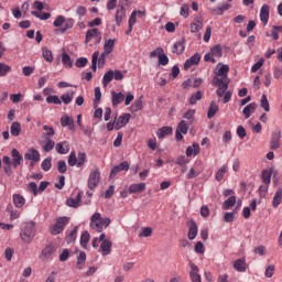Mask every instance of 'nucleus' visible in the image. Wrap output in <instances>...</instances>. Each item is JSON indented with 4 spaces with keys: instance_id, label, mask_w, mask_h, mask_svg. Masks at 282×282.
I'll use <instances>...</instances> for the list:
<instances>
[{
    "instance_id": "obj_45",
    "label": "nucleus",
    "mask_w": 282,
    "mask_h": 282,
    "mask_svg": "<svg viewBox=\"0 0 282 282\" xmlns=\"http://www.w3.org/2000/svg\"><path fill=\"white\" fill-rule=\"evenodd\" d=\"M227 172L228 166L223 165L215 174V178L217 180V182H221V180H224V175H226Z\"/></svg>"
},
{
    "instance_id": "obj_62",
    "label": "nucleus",
    "mask_w": 282,
    "mask_h": 282,
    "mask_svg": "<svg viewBox=\"0 0 282 282\" xmlns=\"http://www.w3.org/2000/svg\"><path fill=\"white\" fill-rule=\"evenodd\" d=\"M151 235H153V229L151 227H143L139 237H151Z\"/></svg>"
},
{
    "instance_id": "obj_63",
    "label": "nucleus",
    "mask_w": 282,
    "mask_h": 282,
    "mask_svg": "<svg viewBox=\"0 0 282 282\" xmlns=\"http://www.w3.org/2000/svg\"><path fill=\"white\" fill-rule=\"evenodd\" d=\"M202 91H197L196 94L192 95L189 98V104L197 105V100H202Z\"/></svg>"
},
{
    "instance_id": "obj_35",
    "label": "nucleus",
    "mask_w": 282,
    "mask_h": 282,
    "mask_svg": "<svg viewBox=\"0 0 282 282\" xmlns=\"http://www.w3.org/2000/svg\"><path fill=\"white\" fill-rule=\"evenodd\" d=\"M13 204L15 208H23V206L25 205V198L19 194H14Z\"/></svg>"
},
{
    "instance_id": "obj_4",
    "label": "nucleus",
    "mask_w": 282,
    "mask_h": 282,
    "mask_svg": "<svg viewBox=\"0 0 282 282\" xmlns=\"http://www.w3.org/2000/svg\"><path fill=\"white\" fill-rule=\"evenodd\" d=\"M94 39L96 45L102 41V34L98 29H90L86 32L85 43H89L90 41H94Z\"/></svg>"
},
{
    "instance_id": "obj_40",
    "label": "nucleus",
    "mask_w": 282,
    "mask_h": 282,
    "mask_svg": "<svg viewBox=\"0 0 282 282\" xmlns=\"http://www.w3.org/2000/svg\"><path fill=\"white\" fill-rule=\"evenodd\" d=\"M75 94L76 93L74 90H70L69 93L62 95L61 96L62 102H64V105H69V102H72V100H74Z\"/></svg>"
},
{
    "instance_id": "obj_21",
    "label": "nucleus",
    "mask_w": 282,
    "mask_h": 282,
    "mask_svg": "<svg viewBox=\"0 0 282 282\" xmlns=\"http://www.w3.org/2000/svg\"><path fill=\"white\" fill-rule=\"evenodd\" d=\"M113 47H116V39H108L105 40L104 43V53L109 55L111 52H113Z\"/></svg>"
},
{
    "instance_id": "obj_54",
    "label": "nucleus",
    "mask_w": 282,
    "mask_h": 282,
    "mask_svg": "<svg viewBox=\"0 0 282 282\" xmlns=\"http://www.w3.org/2000/svg\"><path fill=\"white\" fill-rule=\"evenodd\" d=\"M85 162H87V154L79 152L77 155V167L80 169V166H84Z\"/></svg>"
},
{
    "instance_id": "obj_12",
    "label": "nucleus",
    "mask_w": 282,
    "mask_h": 282,
    "mask_svg": "<svg viewBox=\"0 0 282 282\" xmlns=\"http://www.w3.org/2000/svg\"><path fill=\"white\" fill-rule=\"evenodd\" d=\"M129 120H131V113H123L120 116L115 124L116 131H119L122 127H127V124H129Z\"/></svg>"
},
{
    "instance_id": "obj_17",
    "label": "nucleus",
    "mask_w": 282,
    "mask_h": 282,
    "mask_svg": "<svg viewBox=\"0 0 282 282\" xmlns=\"http://www.w3.org/2000/svg\"><path fill=\"white\" fill-rule=\"evenodd\" d=\"M189 276L192 282H202V275H199V268H197L195 263L191 264Z\"/></svg>"
},
{
    "instance_id": "obj_33",
    "label": "nucleus",
    "mask_w": 282,
    "mask_h": 282,
    "mask_svg": "<svg viewBox=\"0 0 282 282\" xmlns=\"http://www.w3.org/2000/svg\"><path fill=\"white\" fill-rule=\"evenodd\" d=\"M272 180V169L263 170L262 171V182L267 186H270V182Z\"/></svg>"
},
{
    "instance_id": "obj_37",
    "label": "nucleus",
    "mask_w": 282,
    "mask_h": 282,
    "mask_svg": "<svg viewBox=\"0 0 282 282\" xmlns=\"http://www.w3.org/2000/svg\"><path fill=\"white\" fill-rule=\"evenodd\" d=\"M234 268L237 272H246V259H238L234 262Z\"/></svg>"
},
{
    "instance_id": "obj_50",
    "label": "nucleus",
    "mask_w": 282,
    "mask_h": 282,
    "mask_svg": "<svg viewBox=\"0 0 282 282\" xmlns=\"http://www.w3.org/2000/svg\"><path fill=\"white\" fill-rule=\"evenodd\" d=\"M78 234V227H75L68 236H66L65 241L66 243H73V241H76V235Z\"/></svg>"
},
{
    "instance_id": "obj_31",
    "label": "nucleus",
    "mask_w": 282,
    "mask_h": 282,
    "mask_svg": "<svg viewBox=\"0 0 282 282\" xmlns=\"http://www.w3.org/2000/svg\"><path fill=\"white\" fill-rule=\"evenodd\" d=\"M282 202V188L279 187L273 196L272 206L273 208H279Z\"/></svg>"
},
{
    "instance_id": "obj_32",
    "label": "nucleus",
    "mask_w": 282,
    "mask_h": 282,
    "mask_svg": "<svg viewBox=\"0 0 282 282\" xmlns=\"http://www.w3.org/2000/svg\"><path fill=\"white\" fill-rule=\"evenodd\" d=\"M235 204H237V197L232 195L223 203V210H230Z\"/></svg>"
},
{
    "instance_id": "obj_30",
    "label": "nucleus",
    "mask_w": 282,
    "mask_h": 282,
    "mask_svg": "<svg viewBox=\"0 0 282 282\" xmlns=\"http://www.w3.org/2000/svg\"><path fill=\"white\" fill-rule=\"evenodd\" d=\"M124 17H127V10L124 8H119L117 9L116 12V23L117 25H122V19H124Z\"/></svg>"
},
{
    "instance_id": "obj_46",
    "label": "nucleus",
    "mask_w": 282,
    "mask_h": 282,
    "mask_svg": "<svg viewBox=\"0 0 282 282\" xmlns=\"http://www.w3.org/2000/svg\"><path fill=\"white\" fill-rule=\"evenodd\" d=\"M20 134H21V123L13 122L11 124V135H13V138H18V135Z\"/></svg>"
},
{
    "instance_id": "obj_51",
    "label": "nucleus",
    "mask_w": 282,
    "mask_h": 282,
    "mask_svg": "<svg viewBox=\"0 0 282 282\" xmlns=\"http://www.w3.org/2000/svg\"><path fill=\"white\" fill-rule=\"evenodd\" d=\"M31 14L33 17H36V19H40L41 21H47V19L52 17V14L50 13H45V12L39 13V11H31Z\"/></svg>"
},
{
    "instance_id": "obj_38",
    "label": "nucleus",
    "mask_w": 282,
    "mask_h": 282,
    "mask_svg": "<svg viewBox=\"0 0 282 282\" xmlns=\"http://www.w3.org/2000/svg\"><path fill=\"white\" fill-rule=\"evenodd\" d=\"M210 53L216 58H221V56H224V50L221 48V45H219V44H216L215 46H213L210 48Z\"/></svg>"
},
{
    "instance_id": "obj_44",
    "label": "nucleus",
    "mask_w": 282,
    "mask_h": 282,
    "mask_svg": "<svg viewBox=\"0 0 282 282\" xmlns=\"http://www.w3.org/2000/svg\"><path fill=\"white\" fill-rule=\"evenodd\" d=\"M101 98H102V93L100 91V87H96L95 88L94 109H98V105H100Z\"/></svg>"
},
{
    "instance_id": "obj_41",
    "label": "nucleus",
    "mask_w": 282,
    "mask_h": 282,
    "mask_svg": "<svg viewBox=\"0 0 282 282\" xmlns=\"http://www.w3.org/2000/svg\"><path fill=\"white\" fill-rule=\"evenodd\" d=\"M217 111H219V106L215 104V101H212L207 112V118L209 119L215 118V115L217 113Z\"/></svg>"
},
{
    "instance_id": "obj_42",
    "label": "nucleus",
    "mask_w": 282,
    "mask_h": 282,
    "mask_svg": "<svg viewBox=\"0 0 282 282\" xmlns=\"http://www.w3.org/2000/svg\"><path fill=\"white\" fill-rule=\"evenodd\" d=\"M239 213V207H236L234 212H227L225 213L224 219L227 224H230L235 220V215Z\"/></svg>"
},
{
    "instance_id": "obj_60",
    "label": "nucleus",
    "mask_w": 282,
    "mask_h": 282,
    "mask_svg": "<svg viewBox=\"0 0 282 282\" xmlns=\"http://www.w3.org/2000/svg\"><path fill=\"white\" fill-rule=\"evenodd\" d=\"M199 173H202V171L197 170V167L194 166L187 173L186 178L187 180H195V177H197L199 175Z\"/></svg>"
},
{
    "instance_id": "obj_52",
    "label": "nucleus",
    "mask_w": 282,
    "mask_h": 282,
    "mask_svg": "<svg viewBox=\"0 0 282 282\" xmlns=\"http://www.w3.org/2000/svg\"><path fill=\"white\" fill-rule=\"evenodd\" d=\"M54 147H56V142H54V140L52 139H47L46 143L43 145V151L45 153H50V151H52Z\"/></svg>"
},
{
    "instance_id": "obj_3",
    "label": "nucleus",
    "mask_w": 282,
    "mask_h": 282,
    "mask_svg": "<svg viewBox=\"0 0 282 282\" xmlns=\"http://www.w3.org/2000/svg\"><path fill=\"white\" fill-rule=\"evenodd\" d=\"M230 70V67L228 65H221L218 70L215 73V76L212 80V85H217V83H230V79L228 78V72Z\"/></svg>"
},
{
    "instance_id": "obj_23",
    "label": "nucleus",
    "mask_w": 282,
    "mask_h": 282,
    "mask_svg": "<svg viewBox=\"0 0 282 282\" xmlns=\"http://www.w3.org/2000/svg\"><path fill=\"white\" fill-rule=\"evenodd\" d=\"M61 126L62 127H68V129L70 131H74V118L67 116V115H64L62 116L61 118Z\"/></svg>"
},
{
    "instance_id": "obj_22",
    "label": "nucleus",
    "mask_w": 282,
    "mask_h": 282,
    "mask_svg": "<svg viewBox=\"0 0 282 282\" xmlns=\"http://www.w3.org/2000/svg\"><path fill=\"white\" fill-rule=\"evenodd\" d=\"M145 188H147L145 183L131 184L128 188V193H130V195H133V193H143Z\"/></svg>"
},
{
    "instance_id": "obj_43",
    "label": "nucleus",
    "mask_w": 282,
    "mask_h": 282,
    "mask_svg": "<svg viewBox=\"0 0 282 282\" xmlns=\"http://www.w3.org/2000/svg\"><path fill=\"white\" fill-rule=\"evenodd\" d=\"M42 56L47 63L54 62V55H52V51H50L47 47L42 48Z\"/></svg>"
},
{
    "instance_id": "obj_2",
    "label": "nucleus",
    "mask_w": 282,
    "mask_h": 282,
    "mask_svg": "<svg viewBox=\"0 0 282 282\" xmlns=\"http://www.w3.org/2000/svg\"><path fill=\"white\" fill-rule=\"evenodd\" d=\"M111 224V219L102 218L100 213H95L90 218V228L96 232H102L104 228H107Z\"/></svg>"
},
{
    "instance_id": "obj_49",
    "label": "nucleus",
    "mask_w": 282,
    "mask_h": 282,
    "mask_svg": "<svg viewBox=\"0 0 282 282\" xmlns=\"http://www.w3.org/2000/svg\"><path fill=\"white\" fill-rule=\"evenodd\" d=\"M72 28H74V19H65L64 26L61 29V32L65 33L67 30H72Z\"/></svg>"
},
{
    "instance_id": "obj_19",
    "label": "nucleus",
    "mask_w": 282,
    "mask_h": 282,
    "mask_svg": "<svg viewBox=\"0 0 282 282\" xmlns=\"http://www.w3.org/2000/svg\"><path fill=\"white\" fill-rule=\"evenodd\" d=\"M281 131H276L272 133V138H271V149L276 150L279 149V147H281Z\"/></svg>"
},
{
    "instance_id": "obj_26",
    "label": "nucleus",
    "mask_w": 282,
    "mask_h": 282,
    "mask_svg": "<svg viewBox=\"0 0 282 282\" xmlns=\"http://www.w3.org/2000/svg\"><path fill=\"white\" fill-rule=\"evenodd\" d=\"M204 28V20L202 18H196L194 21L191 23V32H199Z\"/></svg>"
},
{
    "instance_id": "obj_28",
    "label": "nucleus",
    "mask_w": 282,
    "mask_h": 282,
    "mask_svg": "<svg viewBox=\"0 0 282 282\" xmlns=\"http://www.w3.org/2000/svg\"><path fill=\"white\" fill-rule=\"evenodd\" d=\"M230 8H232V4L225 3V4H220L217 8L213 9L212 12H214V14H217L218 17H221V14H224V12L230 10Z\"/></svg>"
},
{
    "instance_id": "obj_48",
    "label": "nucleus",
    "mask_w": 282,
    "mask_h": 282,
    "mask_svg": "<svg viewBox=\"0 0 282 282\" xmlns=\"http://www.w3.org/2000/svg\"><path fill=\"white\" fill-rule=\"evenodd\" d=\"M46 102L48 105H63V101L61 100V98H58V96L56 95H50L46 97Z\"/></svg>"
},
{
    "instance_id": "obj_15",
    "label": "nucleus",
    "mask_w": 282,
    "mask_h": 282,
    "mask_svg": "<svg viewBox=\"0 0 282 282\" xmlns=\"http://www.w3.org/2000/svg\"><path fill=\"white\" fill-rule=\"evenodd\" d=\"M260 21L263 25H268V21H270V7L268 4H263L260 9Z\"/></svg>"
},
{
    "instance_id": "obj_53",
    "label": "nucleus",
    "mask_w": 282,
    "mask_h": 282,
    "mask_svg": "<svg viewBox=\"0 0 282 282\" xmlns=\"http://www.w3.org/2000/svg\"><path fill=\"white\" fill-rule=\"evenodd\" d=\"M12 72V67L6 63H0V76H8Z\"/></svg>"
},
{
    "instance_id": "obj_58",
    "label": "nucleus",
    "mask_w": 282,
    "mask_h": 282,
    "mask_svg": "<svg viewBox=\"0 0 282 282\" xmlns=\"http://www.w3.org/2000/svg\"><path fill=\"white\" fill-rule=\"evenodd\" d=\"M260 107L264 109V111H270V101H268V96L262 95L260 100Z\"/></svg>"
},
{
    "instance_id": "obj_6",
    "label": "nucleus",
    "mask_w": 282,
    "mask_h": 282,
    "mask_svg": "<svg viewBox=\"0 0 282 282\" xmlns=\"http://www.w3.org/2000/svg\"><path fill=\"white\" fill-rule=\"evenodd\" d=\"M98 184H100V170H95L89 174L88 188H90V191H94V188H96Z\"/></svg>"
},
{
    "instance_id": "obj_29",
    "label": "nucleus",
    "mask_w": 282,
    "mask_h": 282,
    "mask_svg": "<svg viewBox=\"0 0 282 282\" xmlns=\"http://www.w3.org/2000/svg\"><path fill=\"white\" fill-rule=\"evenodd\" d=\"M186 41L182 39L181 41L173 44L172 52L173 54H184V43Z\"/></svg>"
},
{
    "instance_id": "obj_24",
    "label": "nucleus",
    "mask_w": 282,
    "mask_h": 282,
    "mask_svg": "<svg viewBox=\"0 0 282 282\" xmlns=\"http://www.w3.org/2000/svg\"><path fill=\"white\" fill-rule=\"evenodd\" d=\"M2 162L4 164V166H3L4 173L8 176L12 175V173H13V171H12V160L10 159V156H3Z\"/></svg>"
},
{
    "instance_id": "obj_11",
    "label": "nucleus",
    "mask_w": 282,
    "mask_h": 282,
    "mask_svg": "<svg viewBox=\"0 0 282 282\" xmlns=\"http://www.w3.org/2000/svg\"><path fill=\"white\" fill-rule=\"evenodd\" d=\"M54 252H56V249L54 248V246L47 245V246L42 250V253H41V256H40V259H42V261H50V259H52V256L54 254Z\"/></svg>"
},
{
    "instance_id": "obj_25",
    "label": "nucleus",
    "mask_w": 282,
    "mask_h": 282,
    "mask_svg": "<svg viewBox=\"0 0 282 282\" xmlns=\"http://www.w3.org/2000/svg\"><path fill=\"white\" fill-rule=\"evenodd\" d=\"M254 111H257L256 102H251V104L247 105L242 110V113H243L246 120H248V118H250V116H252V113H254Z\"/></svg>"
},
{
    "instance_id": "obj_55",
    "label": "nucleus",
    "mask_w": 282,
    "mask_h": 282,
    "mask_svg": "<svg viewBox=\"0 0 282 282\" xmlns=\"http://www.w3.org/2000/svg\"><path fill=\"white\" fill-rule=\"evenodd\" d=\"M62 63L65 67H72V57H69V54L63 52L62 53Z\"/></svg>"
},
{
    "instance_id": "obj_20",
    "label": "nucleus",
    "mask_w": 282,
    "mask_h": 282,
    "mask_svg": "<svg viewBox=\"0 0 282 282\" xmlns=\"http://www.w3.org/2000/svg\"><path fill=\"white\" fill-rule=\"evenodd\" d=\"M111 98H112L113 107H118V105L124 102V94H122V93H116L115 90H112Z\"/></svg>"
},
{
    "instance_id": "obj_18",
    "label": "nucleus",
    "mask_w": 282,
    "mask_h": 282,
    "mask_svg": "<svg viewBox=\"0 0 282 282\" xmlns=\"http://www.w3.org/2000/svg\"><path fill=\"white\" fill-rule=\"evenodd\" d=\"M55 149L59 155H67L69 153V142L62 141L55 145Z\"/></svg>"
},
{
    "instance_id": "obj_1",
    "label": "nucleus",
    "mask_w": 282,
    "mask_h": 282,
    "mask_svg": "<svg viewBox=\"0 0 282 282\" xmlns=\"http://www.w3.org/2000/svg\"><path fill=\"white\" fill-rule=\"evenodd\" d=\"M20 237L24 243L33 241L34 237H36V227L34 223H24L20 231Z\"/></svg>"
},
{
    "instance_id": "obj_8",
    "label": "nucleus",
    "mask_w": 282,
    "mask_h": 282,
    "mask_svg": "<svg viewBox=\"0 0 282 282\" xmlns=\"http://www.w3.org/2000/svg\"><path fill=\"white\" fill-rule=\"evenodd\" d=\"M187 133H188V123H186L185 120H182L176 128L175 139L177 141L184 140V135H186Z\"/></svg>"
},
{
    "instance_id": "obj_7",
    "label": "nucleus",
    "mask_w": 282,
    "mask_h": 282,
    "mask_svg": "<svg viewBox=\"0 0 282 282\" xmlns=\"http://www.w3.org/2000/svg\"><path fill=\"white\" fill-rule=\"evenodd\" d=\"M106 235L101 234L99 236V241H101L100 250L104 257H107V254H111V241L105 239Z\"/></svg>"
},
{
    "instance_id": "obj_59",
    "label": "nucleus",
    "mask_w": 282,
    "mask_h": 282,
    "mask_svg": "<svg viewBox=\"0 0 282 282\" xmlns=\"http://www.w3.org/2000/svg\"><path fill=\"white\" fill-rule=\"evenodd\" d=\"M78 158H76V152L72 151L68 155V166H77Z\"/></svg>"
},
{
    "instance_id": "obj_14",
    "label": "nucleus",
    "mask_w": 282,
    "mask_h": 282,
    "mask_svg": "<svg viewBox=\"0 0 282 282\" xmlns=\"http://www.w3.org/2000/svg\"><path fill=\"white\" fill-rule=\"evenodd\" d=\"M212 85L214 87H218V89L216 90V94L218 98H223L226 91H228V85H230V83L225 80V82H218L217 84H212Z\"/></svg>"
},
{
    "instance_id": "obj_10",
    "label": "nucleus",
    "mask_w": 282,
    "mask_h": 282,
    "mask_svg": "<svg viewBox=\"0 0 282 282\" xmlns=\"http://www.w3.org/2000/svg\"><path fill=\"white\" fill-rule=\"evenodd\" d=\"M82 199L83 192H78L76 197H69L66 199V206H69V208H79Z\"/></svg>"
},
{
    "instance_id": "obj_9",
    "label": "nucleus",
    "mask_w": 282,
    "mask_h": 282,
    "mask_svg": "<svg viewBox=\"0 0 282 282\" xmlns=\"http://www.w3.org/2000/svg\"><path fill=\"white\" fill-rule=\"evenodd\" d=\"M11 166H13V169H19V166H21V163L23 162V155H21V152H19V150L13 149L11 151Z\"/></svg>"
},
{
    "instance_id": "obj_16",
    "label": "nucleus",
    "mask_w": 282,
    "mask_h": 282,
    "mask_svg": "<svg viewBox=\"0 0 282 282\" xmlns=\"http://www.w3.org/2000/svg\"><path fill=\"white\" fill-rule=\"evenodd\" d=\"M129 162L124 161L121 162L119 165L112 167L110 177H116V174L122 172V171H129Z\"/></svg>"
},
{
    "instance_id": "obj_27",
    "label": "nucleus",
    "mask_w": 282,
    "mask_h": 282,
    "mask_svg": "<svg viewBox=\"0 0 282 282\" xmlns=\"http://www.w3.org/2000/svg\"><path fill=\"white\" fill-rule=\"evenodd\" d=\"M189 241H193L195 237H197V223L195 220L189 221V229H188V235H187Z\"/></svg>"
},
{
    "instance_id": "obj_39",
    "label": "nucleus",
    "mask_w": 282,
    "mask_h": 282,
    "mask_svg": "<svg viewBox=\"0 0 282 282\" xmlns=\"http://www.w3.org/2000/svg\"><path fill=\"white\" fill-rule=\"evenodd\" d=\"M197 153H199V144L194 143L193 145L188 147L186 149V156L191 158L193 155H197Z\"/></svg>"
},
{
    "instance_id": "obj_57",
    "label": "nucleus",
    "mask_w": 282,
    "mask_h": 282,
    "mask_svg": "<svg viewBox=\"0 0 282 282\" xmlns=\"http://www.w3.org/2000/svg\"><path fill=\"white\" fill-rule=\"evenodd\" d=\"M143 105H142V97H140V99H138L131 107V111L132 112H138V111H142Z\"/></svg>"
},
{
    "instance_id": "obj_5",
    "label": "nucleus",
    "mask_w": 282,
    "mask_h": 282,
    "mask_svg": "<svg viewBox=\"0 0 282 282\" xmlns=\"http://www.w3.org/2000/svg\"><path fill=\"white\" fill-rule=\"evenodd\" d=\"M24 160H28L29 162H31L30 166H34L36 162L41 161V153H39L36 149L31 148L24 154Z\"/></svg>"
},
{
    "instance_id": "obj_47",
    "label": "nucleus",
    "mask_w": 282,
    "mask_h": 282,
    "mask_svg": "<svg viewBox=\"0 0 282 282\" xmlns=\"http://www.w3.org/2000/svg\"><path fill=\"white\" fill-rule=\"evenodd\" d=\"M111 80H113V70H108L107 73H105L102 78L104 87H107L109 83H111Z\"/></svg>"
},
{
    "instance_id": "obj_56",
    "label": "nucleus",
    "mask_w": 282,
    "mask_h": 282,
    "mask_svg": "<svg viewBox=\"0 0 282 282\" xmlns=\"http://www.w3.org/2000/svg\"><path fill=\"white\" fill-rule=\"evenodd\" d=\"M89 239H91V236L89 235V232L84 231L80 237V245L83 246V248L87 247V243H89Z\"/></svg>"
},
{
    "instance_id": "obj_61",
    "label": "nucleus",
    "mask_w": 282,
    "mask_h": 282,
    "mask_svg": "<svg viewBox=\"0 0 282 282\" xmlns=\"http://www.w3.org/2000/svg\"><path fill=\"white\" fill-rule=\"evenodd\" d=\"M65 230L63 225H58L57 223L51 228V234L53 235H61Z\"/></svg>"
},
{
    "instance_id": "obj_36",
    "label": "nucleus",
    "mask_w": 282,
    "mask_h": 282,
    "mask_svg": "<svg viewBox=\"0 0 282 282\" xmlns=\"http://www.w3.org/2000/svg\"><path fill=\"white\" fill-rule=\"evenodd\" d=\"M85 261H87V253L85 251H80L77 257V269L83 270L85 268Z\"/></svg>"
},
{
    "instance_id": "obj_13",
    "label": "nucleus",
    "mask_w": 282,
    "mask_h": 282,
    "mask_svg": "<svg viewBox=\"0 0 282 282\" xmlns=\"http://www.w3.org/2000/svg\"><path fill=\"white\" fill-rule=\"evenodd\" d=\"M202 61V55L199 53H195L192 57H189L185 64H184V69H191L193 65H199V62Z\"/></svg>"
},
{
    "instance_id": "obj_34",
    "label": "nucleus",
    "mask_w": 282,
    "mask_h": 282,
    "mask_svg": "<svg viewBox=\"0 0 282 282\" xmlns=\"http://www.w3.org/2000/svg\"><path fill=\"white\" fill-rule=\"evenodd\" d=\"M171 133H173V128L163 127L158 130L156 135L158 138L162 139V138H166V135H171Z\"/></svg>"
},
{
    "instance_id": "obj_64",
    "label": "nucleus",
    "mask_w": 282,
    "mask_h": 282,
    "mask_svg": "<svg viewBox=\"0 0 282 282\" xmlns=\"http://www.w3.org/2000/svg\"><path fill=\"white\" fill-rule=\"evenodd\" d=\"M42 169L47 172L50 171V169H52V158H47L45 159L42 164H41Z\"/></svg>"
}]
</instances>
